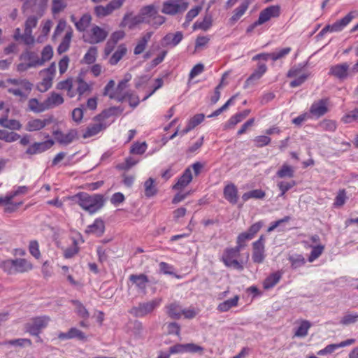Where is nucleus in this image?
<instances>
[{
  "label": "nucleus",
  "instance_id": "nucleus-3",
  "mask_svg": "<svg viewBox=\"0 0 358 358\" xmlns=\"http://www.w3.org/2000/svg\"><path fill=\"white\" fill-rule=\"evenodd\" d=\"M241 250L237 246L224 249L221 260L226 266L232 267L240 271L243 269V265L237 259L240 256Z\"/></svg>",
  "mask_w": 358,
  "mask_h": 358
},
{
  "label": "nucleus",
  "instance_id": "nucleus-4",
  "mask_svg": "<svg viewBox=\"0 0 358 358\" xmlns=\"http://www.w3.org/2000/svg\"><path fill=\"white\" fill-rule=\"evenodd\" d=\"M5 271L10 273H24L32 269V264L25 259H8L3 263Z\"/></svg>",
  "mask_w": 358,
  "mask_h": 358
},
{
  "label": "nucleus",
  "instance_id": "nucleus-1",
  "mask_svg": "<svg viewBox=\"0 0 358 358\" xmlns=\"http://www.w3.org/2000/svg\"><path fill=\"white\" fill-rule=\"evenodd\" d=\"M78 199V205L90 214L100 210L104 205L106 199L102 194H89L86 192H80L74 196Z\"/></svg>",
  "mask_w": 358,
  "mask_h": 358
},
{
  "label": "nucleus",
  "instance_id": "nucleus-21",
  "mask_svg": "<svg viewBox=\"0 0 358 358\" xmlns=\"http://www.w3.org/2000/svg\"><path fill=\"white\" fill-rule=\"evenodd\" d=\"M348 70L349 65L347 63H343L331 66L329 74L339 79H344L348 76Z\"/></svg>",
  "mask_w": 358,
  "mask_h": 358
},
{
  "label": "nucleus",
  "instance_id": "nucleus-45",
  "mask_svg": "<svg viewBox=\"0 0 358 358\" xmlns=\"http://www.w3.org/2000/svg\"><path fill=\"white\" fill-rule=\"evenodd\" d=\"M265 194V192L262 189H254L244 193L242 199L243 201H246L250 199H263Z\"/></svg>",
  "mask_w": 358,
  "mask_h": 358
},
{
  "label": "nucleus",
  "instance_id": "nucleus-49",
  "mask_svg": "<svg viewBox=\"0 0 358 358\" xmlns=\"http://www.w3.org/2000/svg\"><path fill=\"white\" fill-rule=\"evenodd\" d=\"M310 247L312 248V251L309 256L308 261L312 262L322 255L324 250V246L323 245L318 244L314 246L311 245Z\"/></svg>",
  "mask_w": 358,
  "mask_h": 358
},
{
  "label": "nucleus",
  "instance_id": "nucleus-55",
  "mask_svg": "<svg viewBox=\"0 0 358 358\" xmlns=\"http://www.w3.org/2000/svg\"><path fill=\"white\" fill-rule=\"evenodd\" d=\"M277 175L280 178H292L294 176V170L292 166L287 164H284L282 166V168L278 171Z\"/></svg>",
  "mask_w": 358,
  "mask_h": 358
},
{
  "label": "nucleus",
  "instance_id": "nucleus-20",
  "mask_svg": "<svg viewBox=\"0 0 358 358\" xmlns=\"http://www.w3.org/2000/svg\"><path fill=\"white\" fill-rule=\"evenodd\" d=\"M64 101V99L61 94L52 92L48 97L45 100L46 110L62 105Z\"/></svg>",
  "mask_w": 358,
  "mask_h": 358
},
{
  "label": "nucleus",
  "instance_id": "nucleus-63",
  "mask_svg": "<svg viewBox=\"0 0 358 358\" xmlns=\"http://www.w3.org/2000/svg\"><path fill=\"white\" fill-rule=\"evenodd\" d=\"M73 87V82L71 78H68L65 80L61 81L57 83V89L58 90H66L67 92H70Z\"/></svg>",
  "mask_w": 358,
  "mask_h": 358
},
{
  "label": "nucleus",
  "instance_id": "nucleus-10",
  "mask_svg": "<svg viewBox=\"0 0 358 358\" xmlns=\"http://www.w3.org/2000/svg\"><path fill=\"white\" fill-rule=\"evenodd\" d=\"M354 16L352 13H348L342 19L337 20L332 24L326 25L320 31L321 35H324L328 31L338 32L343 29L353 19Z\"/></svg>",
  "mask_w": 358,
  "mask_h": 358
},
{
  "label": "nucleus",
  "instance_id": "nucleus-29",
  "mask_svg": "<svg viewBox=\"0 0 358 358\" xmlns=\"http://www.w3.org/2000/svg\"><path fill=\"white\" fill-rule=\"evenodd\" d=\"M129 280L135 284L139 289L143 291L145 289L147 284L149 282L147 275L145 274H132L129 276Z\"/></svg>",
  "mask_w": 358,
  "mask_h": 358
},
{
  "label": "nucleus",
  "instance_id": "nucleus-15",
  "mask_svg": "<svg viewBox=\"0 0 358 358\" xmlns=\"http://www.w3.org/2000/svg\"><path fill=\"white\" fill-rule=\"evenodd\" d=\"M329 99H322L317 101L314 102L310 108V113L317 117H320L328 112Z\"/></svg>",
  "mask_w": 358,
  "mask_h": 358
},
{
  "label": "nucleus",
  "instance_id": "nucleus-52",
  "mask_svg": "<svg viewBox=\"0 0 358 358\" xmlns=\"http://www.w3.org/2000/svg\"><path fill=\"white\" fill-rule=\"evenodd\" d=\"M342 121L345 124L358 121V108L345 114L342 117Z\"/></svg>",
  "mask_w": 358,
  "mask_h": 358
},
{
  "label": "nucleus",
  "instance_id": "nucleus-19",
  "mask_svg": "<svg viewBox=\"0 0 358 358\" xmlns=\"http://www.w3.org/2000/svg\"><path fill=\"white\" fill-rule=\"evenodd\" d=\"M267 67L264 64H259L257 68L250 76V77L245 82L244 87L247 88L250 85L253 84L255 81L259 80L262 76L266 73Z\"/></svg>",
  "mask_w": 358,
  "mask_h": 358
},
{
  "label": "nucleus",
  "instance_id": "nucleus-41",
  "mask_svg": "<svg viewBox=\"0 0 358 358\" xmlns=\"http://www.w3.org/2000/svg\"><path fill=\"white\" fill-rule=\"evenodd\" d=\"M97 48L92 46L89 48L88 51L85 55L82 62L86 64H94L97 57Z\"/></svg>",
  "mask_w": 358,
  "mask_h": 358
},
{
  "label": "nucleus",
  "instance_id": "nucleus-39",
  "mask_svg": "<svg viewBox=\"0 0 358 358\" xmlns=\"http://www.w3.org/2000/svg\"><path fill=\"white\" fill-rule=\"evenodd\" d=\"M53 55L52 48L50 45L45 46L41 52V58L37 59L35 62L37 66H42L45 62L50 60Z\"/></svg>",
  "mask_w": 358,
  "mask_h": 358
},
{
  "label": "nucleus",
  "instance_id": "nucleus-60",
  "mask_svg": "<svg viewBox=\"0 0 358 358\" xmlns=\"http://www.w3.org/2000/svg\"><path fill=\"white\" fill-rule=\"evenodd\" d=\"M204 348L193 343H186V352L203 355Z\"/></svg>",
  "mask_w": 358,
  "mask_h": 358
},
{
  "label": "nucleus",
  "instance_id": "nucleus-14",
  "mask_svg": "<svg viewBox=\"0 0 358 358\" xmlns=\"http://www.w3.org/2000/svg\"><path fill=\"white\" fill-rule=\"evenodd\" d=\"M52 122V116H50L48 118L44 120H41L38 118L32 119L28 121V122L26 124L25 129L28 131H39Z\"/></svg>",
  "mask_w": 358,
  "mask_h": 358
},
{
  "label": "nucleus",
  "instance_id": "nucleus-37",
  "mask_svg": "<svg viewBox=\"0 0 358 358\" xmlns=\"http://www.w3.org/2000/svg\"><path fill=\"white\" fill-rule=\"evenodd\" d=\"M92 22V16L89 13L84 14L80 19L76 22V28L80 32L85 31Z\"/></svg>",
  "mask_w": 358,
  "mask_h": 358
},
{
  "label": "nucleus",
  "instance_id": "nucleus-17",
  "mask_svg": "<svg viewBox=\"0 0 358 358\" xmlns=\"http://www.w3.org/2000/svg\"><path fill=\"white\" fill-rule=\"evenodd\" d=\"M53 134L58 143L63 145H68L77 138L78 132L76 129H71L67 134H64L61 131L57 130L53 131Z\"/></svg>",
  "mask_w": 358,
  "mask_h": 358
},
{
  "label": "nucleus",
  "instance_id": "nucleus-34",
  "mask_svg": "<svg viewBox=\"0 0 358 358\" xmlns=\"http://www.w3.org/2000/svg\"><path fill=\"white\" fill-rule=\"evenodd\" d=\"M250 110H245L232 116L226 124L225 128H233L236 124L241 122L243 119H245L250 114Z\"/></svg>",
  "mask_w": 358,
  "mask_h": 358
},
{
  "label": "nucleus",
  "instance_id": "nucleus-64",
  "mask_svg": "<svg viewBox=\"0 0 358 358\" xmlns=\"http://www.w3.org/2000/svg\"><path fill=\"white\" fill-rule=\"evenodd\" d=\"M252 238V237L249 234L248 231L241 233L237 237L236 246L242 249L245 246L244 242Z\"/></svg>",
  "mask_w": 358,
  "mask_h": 358
},
{
  "label": "nucleus",
  "instance_id": "nucleus-58",
  "mask_svg": "<svg viewBox=\"0 0 358 358\" xmlns=\"http://www.w3.org/2000/svg\"><path fill=\"white\" fill-rule=\"evenodd\" d=\"M29 250L31 255H33L36 259H39L41 257L39 245L36 241H30L29 245Z\"/></svg>",
  "mask_w": 358,
  "mask_h": 358
},
{
  "label": "nucleus",
  "instance_id": "nucleus-36",
  "mask_svg": "<svg viewBox=\"0 0 358 358\" xmlns=\"http://www.w3.org/2000/svg\"><path fill=\"white\" fill-rule=\"evenodd\" d=\"M123 109L120 107H111L107 110H103L101 114L96 116L94 120L98 121H101L105 119L108 118L112 115H117L122 113Z\"/></svg>",
  "mask_w": 358,
  "mask_h": 358
},
{
  "label": "nucleus",
  "instance_id": "nucleus-59",
  "mask_svg": "<svg viewBox=\"0 0 358 358\" xmlns=\"http://www.w3.org/2000/svg\"><path fill=\"white\" fill-rule=\"evenodd\" d=\"M290 51H291L290 48H282V49L280 50L279 51L270 53V58L273 61H276L278 59H280L284 57L285 55L289 54L290 52Z\"/></svg>",
  "mask_w": 358,
  "mask_h": 358
},
{
  "label": "nucleus",
  "instance_id": "nucleus-13",
  "mask_svg": "<svg viewBox=\"0 0 358 358\" xmlns=\"http://www.w3.org/2000/svg\"><path fill=\"white\" fill-rule=\"evenodd\" d=\"M108 32L98 25H94L91 28L88 42L91 44L103 42L108 36Z\"/></svg>",
  "mask_w": 358,
  "mask_h": 358
},
{
  "label": "nucleus",
  "instance_id": "nucleus-16",
  "mask_svg": "<svg viewBox=\"0 0 358 358\" xmlns=\"http://www.w3.org/2000/svg\"><path fill=\"white\" fill-rule=\"evenodd\" d=\"M54 145L52 140H48L43 142L34 143L26 150V154L29 155H36L45 152Z\"/></svg>",
  "mask_w": 358,
  "mask_h": 358
},
{
  "label": "nucleus",
  "instance_id": "nucleus-51",
  "mask_svg": "<svg viewBox=\"0 0 358 358\" xmlns=\"http://www.w3.org/2000/svg\"><path fill=\"white\" fill-rule=\"evenodd\" d=\"M147 149V144L145 142L135 143L132 145L130 149V152L134 155H143Z\"/></svg>",
  "mask_w": 358,
  "mask_h": 358
},
{
  "label": "nucleus",
  "instance_id": "nucleus-48",
  "mask_svg": "<svg viewBox=\"0 0 358 358\" xmlns=\"http://www.w3.org/2000/svg\"><path fill=\"white\" fill-rule=\"evenodd\" d=\"M310 327V323L307 320L301 322L300 326L297 328L294 333V336L297 337H304L308 334V331Z\"/></svg>",
  "mask_w": 358,
  "mask_h": 358
},
{
  "label": "nucleus",
  "instance_id": "nucleus-18",
  "mask_svg": "<svg viewBox=\"0 0 358 358\" xmlns=\"http://www.w3.org/2000/svg\"><path fill=\"white\" fill-rule=\"evenodd\" d=\"M192 180L191 170L188 168L185 169L182 175L179 178L178 182L173 186V189L177 191H182Z\"/></svg>",
  "mask_w": 358,
  "mask_h": 358
},
{
  "label": "nucleus",
  "instance_id": "nucleus-11",
  "mask_svg": "<svg viewBox=\"0 0 358 358\" xmlns=\"http://www.w3.org/2000/svg\"><path fill=\"white\" fill-rule=\"evenodd\" d=\"M280 13V6L278 5L270 6L262 10L259 15L257 24H264L272 17H277Z\"/></svg>",
  "mask_w": 358,
  "mask_h": 358
},
{
  "label": "nucleus",
  "instance_id": "nucleus-57",
  "mask_svg": "<svg viewBox=\"0 0 358 358\" xmlns=\"http://www.w3.org/2000/svg\"><path fill=\"white\" fill-rule=\"evenodd\" d=\"M41 17H38V15H31L29 17H28V18L27 19L26 22H25V28L24 29L25 30H28V31H32V29L36 27L37 24H38V19L40 18Z\"/></svg>",
  "mask_w": 358,
  "mask_h": 358
},
{
  "label": "nucleus",
  "instance_id": "nucleus-26",
  "mask_svg": "<svg viewBox=\"0 0 358 358\" xmlns=\"http://www.w3.org/2000/svg\"><path fill=\"white\" fill-rule=\"evenodd\" d=\"M141 23H145V20H144L143 17L141 16L139 13L137 15L134 16L131 18L128 17V15H125L123 18L122 22H121L122 27L128 26L130 29H133L138 24Z\"/></svg>",
  "mask_w": 358,
  "mask_h": 358
},
{
  "label": "nucleus",
  "instance_id": "nucleus-28",
  "mask_svg": "<svg viewBox=\"0 0 358 358\" xmlns=\"http://www.w3.org/2000/svg\"><path fill=\"white\" fill-rule=\"evenodd\" d=\"M249 4V0H245L234 10V15L229 19V23L231 25H234L243 15L247 10Z\"/></svg>",
  "mask_w": 358,
  "mask_h": 358
},
{
  "label": "nucleus",
  "instance_id": "nucleus-25",
  "mask_svg": "<svg viewBox=\"0 0 358 358\" xmlns=\"http://www.w3.org/2000/svg\"><path fill=\"white\" fill-rule=\"evenodd\" d=\"M152 35V32H147L143 34L141 38L138 41L137 44L134 50V54L136 55H140L144 52L148 45V43L150 40Z\"/></svg>",
  "mask_w": 358,
  "mask_h": 358
},
{
  "label": "nucleus",
  "instance_id": "nucleus-42",
  "mask_svg": "<svg viewBox=\"0 0 358 358\" xmlns=\"http://www.w3.org/2000/svg\"><path fill=\"white\" fill-rule=\"evenodd\" d=\"M145 195L147 197H151L157 192V189L155 185V180L152 178H148L144 183Z\"/></svg>",
  "mask_w": 358,
  "mask_h": 358
},
{
  "label": "nucleus",
  "instance_id": "nucleus-12",
  "mask_svg": "<svg viewBox=\"0 0 358 358\" xmlns=\"http://www.w3.org/2000/svg\"><path fill=\"white\" fill-rule=\"evenodd\" d=\"M129 82V79H123L120 81L117 87L115 89V91H113L110 94V99H115L119 102L124 101L127 96H128L129 92H125L126 88L127 87V83Z\"/></svg>",
  "mask_w": 358,
  "mask_h": 358
},
{
  "label": "nucleus",
  "instance_id": "nucleus-56",
  "mask_svg": "<svg viewBox=\"0 0 358 358\" xmlns=\"http://www.w3.org/2000/svg\"><path fill=\"white\" fill-rule=\"evenodd\" d=\"M358 321V314L347 313L345 314L340 321V323L343 325H350L354 324Z\"/></svg>",
  "mask_w": 358,
  "mask_h": 358
},
{
  "label": "nucleus",
  "instance_id": "nucleus-53",
  "mask_svg": "<svg viewBox=\"0 0 358 358\" xmlns=\"http://www.w3.org/2000/svg\"><path fill=\"white\" fill-rule=\"evenodd\" d=\"M289 260L292 264V267L296 268L305 264V259L301 255H294L289 256Z\"/></svg>",
  "mask_w": 358,
  "mask_h": 358
},
{
  "label": "nucleus",
  "instance_id": "nucleus-30",
  "mask_svg": "<svg viewBox=\"0 0 358 358\" xmlns=\"http://www.w3.org/2000/svg\"><path fill=\"white\" fill-rule=\"evenodd\" d=\"M282 273L281 271H276L268 275L264 281L263 286L266 289H269L273 287L282 278Z\"/></svg>",
  "mask_w": 358,
  "mask_h": 358
},
{
  "label": "nucleus",
  "instance_id": "nucleus-9",
  "mask_svg": "<svg viewBox=\"0 0 358 358\" xmlns=\"http://www.w3.org/2000/svg\"><path fill=\"white\" fill-rule=\"evenodd\" d=\"M124 1L125 0H113L105 6H97L94 8V13L98 17H104L120 8Z\"/></svg>",
  "mask_w": 358,
  "mask_h": 358
},
{
  "label": "nucleus",
  "instance_id": "nucleus-24",
  "mask_svg": "<svg viewBox=\"0 0 358 358\" xmlns=\"http://www.w3.org/2000/svg\"><path fill=\"white\" fill-rule=\"evenodd\" d=\"M77 83L76 92L80 96L87 93L90 94L92 90L93 83H86L81 76H78L76 79Z\"/></svg>",
  "mask_w": 358,
  "mask_h": 358
},
{
  "label": "nucleus",
  "instance_id": "nucleus-61",
  "mask_svg": "<svg viewBox=\"0 0 358 358\" xmlns=\"http://www.w3.org/2000/svg\"><path fill=\"white\" fill-rule=\"evenodd\" d=\"M202 10V7L200 6H196L191 9L186 14V23L188 24L195 17H196L200 11Z\"/></svg>",
  "mask_w": 358,
  "mask_h": 358
},
{
  "label": "nucleus",
  "instance_id": "nucleus-35",
  "mask_svg": "<svg viewBox=\"0 0 358 358\" xmlns=\"http://www.w3.org/2000/svg\"><path fill=\"white\" fill-rule=\"evenodd\" d=\"M157 12V10L154 5H148L143 7L139 13L141 16L143 17L144 20H145V23L148 24L151 23V19L153 18Z\"/></svg>",
  "mask_w": 358,
  "mask_h": 358
},
{
  "label": "nucleus",
  "instance_id": "nucleus-54",
  "mask_svg": "<svg viewBox=\"0 0 358 358\" xmlns=\"http://www.w3.org/2000/svg\"><path fill=\"white\" fill-rule=\"evenodd\" d=\"M73 303L76 306V312L80 317L83 319H87L89 317V312L80 301H73Z\"/></svg>",
  "mask_w": 358,
  "mask_h": 358
},
{
  "label": "nucleus",
  "instance_id": "nucleus-23",
  "mask_svg": "<svg viewBox=\"0 0 358 358\" xmlns=\"http://www.w3.org/2000/svg\"><path fill=\"white\" fill-rule=\"evenodd\" d=\"M106 127V125L101 122V121H99L98 122H95L93 124H90L86 129V131L83 134V137L84 138H87L92 136H94L96 135L98 133H99L101 131L105 129Z\"/></svg>",
  "mask_w": 358,
  "mask_h": 358
},
{
  "label": "nucleus",
  "instance_id": "nucleus-44",
  "mask_svg": "<svg viewBox=\"0 0 358 358\" xmlns=\"http://www.w3.org/2000/svg\"><path fill=\"white\" fill-rule=\"evenodd\" d=\"M252 260L255 263H262L264 260V247L253 246Z\"/></svg>",
  "mask_w": 358,
  "mask_h": 358
},
{
  "label": "nucleus",
  "instance_id": "nucleus-47",
  "mask_svg": "<svg viewBox=\"0 0 358 358\" xmlns=\"http://www.w3.org/2000/svg\"><path fill=\"white\" fill-rule=\"evenodd\" d=\"M318 127L324 131L334 132L336 129V123L335 121L325 119L319 123Z\"/></svg>",
  "mask_w": 358,
  "mask_h": 358
},
{
  "label": "nucleus",
  "instance_id": "nucleus-50",
  "mask_svg": "<svg viewBox=\"0 0 358 358\" xmlns=\"http://www.w3.org/2000/svg\"><path fill=\"white\" fill-rule=\"evenodd\" d=\"M43 76L42 81L39 85V90L42 92H46L52 87L53 77L42 74Z\"/></svg>",
  "mask_w": 358,
  "mask_h": 358
},
{
  "label": "nucleus",
  "instance_id": "nucleus-27",
  "mask_svg": "<svg viewBox=\"0 0 358 358\" xmlns=\"http://www.w3.org/2000/svg\"><path fill=\"white\" fill-rule=\"evenodd\" d=\"M104 229V222L100 219H96L92 224L87 227L85 233L94 234L97 236H101L103 234Z\"/></svg>",
  "mask_w": 358,
  "mask_h": 358
},
{
  "label": "nucleus",
  "instance_id": "nucleus-38",
  "mask_svg": "<svg viewBox=\"0 0 358 358\" xmlns=\"http://www.w3.org/2000/svg\"><path fill=\"white\" fill-rule=\"evenodd\" d=\"M28 106L30 110L39 113L46 110L45 101L40 103L37 99H30L28 101Z\"/></svg>",
  "mask_w": 358,
  "mask_h": 358
},
{
  "label": "nucleus",
  "instance_id": "nucleus-5",
  "mask_svg": "<svg viewBox=\"0 0 358 358\" xmlns=\"http://www.w3.org/2000/svg\"><path fill=\"white\" fill-rule=\"evenodd\" d=\"M188 6L189 3L185 0H168L163 2L162 13L175 15L185 12Z\"/></svg>",
  "mask_w": 358,
  "mask_h": 358
},
{
  "label": "nucleus",
  "instance_id": "nucleus-62",
  "mask_svg": "<svg viewBox=\"0 0 358 358\" xmlns=\"http://www.w3.org/2000/svg\"><path fill=\"white\" fill-rule=\"evenodd\" d=\"M66 7V4L62 0H52V12L53 14L60 13Z\"/></svg>",
  "mask_w": 358,
  "mask_h": 358
},
{
  "label": "nucleus",
  "instance_id": "nucleus-31",
  "mask_svg": "<svg viewBox=\"0 0 358 358\" xmlns=\"http://www.w3.org/2000/svg\"><path fill=\"white\" fill-rule=\"evenodd\" d=\"M167 315L172 319L178 320L182 315V309L177 303H172L166 306Z\"/></svg>",
  "mask_w": 358,
  "mask_h": 358
},
{
  "label": "nucleus",
  "instance_id": "nucleus-8",
  "mask_svg": "<svg viewBox=\"0 0 358 358\" xmlns=\"http://www.w3.org/2000/svg\"><path fill=\"white\" fill-rule=\"evenodd\" d=\"M48 0H27L24 1L22 9L23 12L31 11L38 17H42L47 8Z\"/></svg>",
  "mask_w": 358,
  "mask_h": 358
},
{
  "label": "nucleus",
  "instance_id": "nucleus-7",
  "mask_svg": "<svg viewBox=\"0 0 358 358\" xmlns=\"http://www.w3.org/2000/svg\"><path fill=\"white\" fill-rule=\"evenodd\" d=\"M50 320V319L48 316L34 317L25 324L26 331L40 339L39 334L41 330L48 326Z\"/></svg>",
  "mask_w": 358,
  "mask_h": 358
},
{
  "label": "nucleus",
  "instance_id": "nucleus-46",
  "mask_svg": "<svg viewBox=\"0 0 358 358\" xmlns=\"http://www.w3.org/2000/svg\"><path fill=\"white\" fill-rule=\"evenodd\" d=\"M71 37H72L71 31L66 33L62 43L59 44V45L57 48V51L59 54H62V53L66 52L69 49V45H70V42L71 40Z\"/></svg>",
  "mask_w": 358,
  "mask_h": 358
},
{
  "label": "nucleus",
  "instance_id": "nucleus-33",
  "mask_svg": "<svg viewBox=\"0 0 358 358\" xmlns=\"http://www.w3.org/2000/svg\"><path fill=\"white\" fill-rule=\"evenodd\" d=\"M127 49L124 44L120 45L113 55L110 57L109 59V64L110 65L117 64L122 57L127 54Z\"/></svg>",
  "mask_w": 358,
  "mask_h": 358
},
{
  "label": "nucleus",
  "instance_id": "nucleus-6",
  "mask_svg": "<svg viewBox=\"0 0 358 358\" xmlns=\"http://www.w3.org/2000/svg\"><path fill=\"white\" fill-rule=\"evenodd\" d=\"M161 299H155L150 301L140 303L137 306L133 307L130 313L137 317H143L151 313L161 303Z\"/></svg>",
  "mask_w": 358,
  "mask_h": 358
},
{
  "label": "nucleus",
  "instance_id": "nucleus-43",
  "mask_svg": "<svg viewBox=\"0 0 358 358\" xmlns=\"http://www.w3.org/2000/svg\"><path fill=\"white\" fill-rule=\"evenodd\" d=\"M238 301V296H235L234 297L229 299L221 303L218 306V310L221 312H226L231 308L236 306Z\"/></svg>",
  "mask_w": 358,
  "mask_h": 358
},
{
  "label": "nucleus",
  "instance_id": "nucleus-22",
  "mask_svg": "<svg viewBox=\"0 0 358 358\" xmlns=\"http://www.w3.org/2000/svg\"><path fill=\"white\" fill-rule=\"evenodd\" d=\"M224 198L232 204L238 201V189L234 184L231 183L226 185L223 191Z\"/></svg>",
  "mask_w": 358,
  "mask_h": 358
},
{
  "label": "nucleus",
  "instance_id": "nucleus-40",
  "mask_svg": "<svg viewBox=\"0 0 358 358\" xmlns=\"http://www.w3.org/2000/svg\"><path fill=\"white\" fill-rule=\"evenodd\" d=\"M212 16L210 14H206L201 22H196L193 25V29H200L203 31L208 30L212 25Z\"/></svg>",
  "mask_w": 358,
  "mask_h": 358
},
{
  "label": "nucleus",
  "instance_id": "nucleus-2",
  "mask_svg": "<svg viewBox=\"0 0 358 358\" xmlns=\"http://www.w3.org/2000/svg\"><path fill=\"white\" fill-rule=\"evenodd\" d=\"M6 83L13 85V87H8V92L20 97L21 101L27 99L33 87V84L27 79L8 78L6 80Z\"/></svg>",
  "mask_w": 358,
  "mask_h": 358
},
{
  "label": "nucleus",
  "instance_id": "nucleus-32",
  "mask_svg": "<svg viewBox=\"0 0 358 358\" xmlns=\"http://www.w3.org/2000/svg\"><path fill=\"white\" fill-rule=\"evenodd\" d=\"M183 38V34L181 31H176V33H169L164 38L163 40L167 45L176 46Z\"/></svg>",
  "mask_w": 358,
  "mask_h": 358
}]
</instances>
